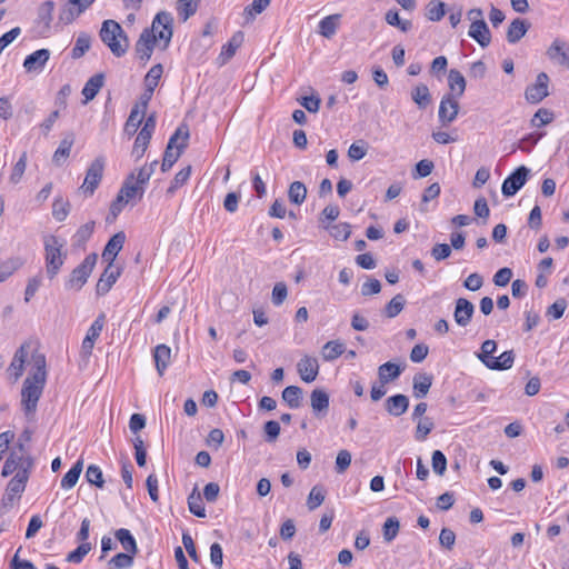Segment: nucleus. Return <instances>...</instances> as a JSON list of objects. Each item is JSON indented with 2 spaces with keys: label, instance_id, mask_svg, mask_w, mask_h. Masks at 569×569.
Here are the masks:
<instances>
[{
  "label": "nucleus",
  "instance_id": "59",
  "mask_svg": "<svg viewBox=\"0 0 569 569\" xmlns=\"http://www.w3.org/2000/svg\"><path fill=\"white\" fill-rule=\"evenodd\" d=\"M191 174V166H188L183 169H181L179 172L176 173L173 180L171 181L170 187L168 188V193L176 192L177 189L182 187L190 178Z\"/></svg>",
  "mask_w": 569,
  "mask_h": 569
},
{
  "label": "nucleus",
  "instance_id": "33",
  "mask_svg": "<svg viewBox=\"0 0 569 569\" xmlns=\"http://www.w3.org/2000/svg\"><path fill=\"white\" fill-rule=\"evenodd\" d=\"M339 21L340 14H331L323 18L319 22V33L327 39L332 38L337 32Z\"/></svg>",
  "mask_w": 569,
  "mask_h": 569
},
{
  "label": "nucleus",
  "instance_id": "64",
  "mask_svg": "<svg viewBox=\"0 0 569 569\" xmlns=\"http://www.w3.org/2000/svg\"><path fill=\"white\" fill-rule=\"evenodd\" d=\"M280 423L276 420L267 421L263 426L264 439L267 442H274L280 435Z\"/></svg>",
  "mask_w": 569,
  "mask_h": 569
},
{
  "label": "nucleus",
  "instance_id": "42",
  "mask_svg": "<svg viewBox=\"0 0 569 569\" xmlns=\"http://www.w3.org/2000/svg\"><path fill=\"white\" fill-rule=\"evenodd\" d=\"M188 508L191 513L199 518L206 517V509L203 506L202 497L197 491V488L192 490V492L188 497Z\"/></svg>",
  "mask_w": 569,
  "mask_h": 569
},
{
  "label": "nucleus",
  "instance_id": "39",
  "mask_svg": "<svg viewBox=\"0 0 569 569\" xmlns=\"http://www.w3.org/2000/svg\"><path fill=\"white\" fill-rule=\"evenodd\" d=\"M114 536L127 552L131 555H136L138 552L136 539L128 529H118Z\"/></svg>",
  "mask_w": 569,
  "mask_h": 569
},
{
  "label": "nucleus",
  "instance_id": "9",
  "mask_svg": "<svg viewBox=\"0 0 569 569\" xmlns=\"http://www.w3.org/2000/svg\"><path fill=\"white\" fill-rule=\"evenodd\" d=\"M548 59L557 66L569 70V43L556 38L546 51Z\"/></svg>",
  "mask_w": 569,
  "mask_h": 569
},
{
  "label": "nucleus",
  "instance_id": "51",
  "mask_svg": "<svg viewBox=\"0 0 569 569\" xmlns=\"http://www.w3.org/2000/svg\"><path fill=\"white\" fill-rule=\"evenodd\" d=\"M27 152H22L19 160L16 162V164L12 168L11 174L9 177V181L12 184H18L24 174L26 168H27Z\"/></svg>",
  "mask_w": 569,
  "mask_h": 569
},
{
  "label": "nucleus",
  "instance_id": "30",
  "mask_svg": "<svg viewBox=\"0 0 569 569\" xmlns=\"http://www.w3.org/2000/svg\"><path fill=\"white\" fill-rule=\"evenodd\" d=\"M73 143L74 134L72 132H67L63 139L60 141L58 149L53 153V162L60 164L66 158H68Z\"/></svg>",
  "mask_w": 569,
  "mask_h": 569
},
{
  "label": "nucleus",
  "instance_id": "15",
  "mask_svg": "<svg viewBox=\"0 0 569 569\" xmlns=\"http://www.w3.org/2000/svg\"><path fill=\"white\" fill-rule=\"evenodd\" d=\"M475 313V306L466 298H459L456 300L453 319L460 327H467Z\"/></svg>",
  "mask_w": 569,
  "mask_h": 569
},
{
  "label": "nucleus",
  "instance_id": "14",
  "mask_svg": "<svg viewBox=\"0 0 569 569\" xmlns=\"http://www.w3.org/2000/svg\"><path fill=\"white\" fill-rule=\"evenodd\" d=\"M120 274H121V269L119 267L114 266V263H108L107 268L104 269L100 279L97 282V286H96L97 293L99 296H103L107 292H109V290L111 289L113 283L117 281V279L120 277Z\"/></svg>",
  "mask_w": 569,
  "mask_h": 569
},
{
  "label": "nucleus",
  "instance_id": "13",
  "mask_svg": "<svg viewBox=\"0 0 569 569\" xmlns=\"http://www.w3.org/2000/svg\"><path fill=\"white\" fill-rule=\"evenodd\" d=\"M156 42L157 36L152 34V31H142L140 33L134 49L137 57L144 63L151 58Z\"/></svg>",
  "mask_w": 569,
  "mask_h": 569
},
{
  "label": "nucleus",
  "instance_id": "48",
  "mask_svg": "<svg viewBox=\"0 0 569 569\" xmlns=\"http://www.w3.org/2000/svg\"><path fill=\"white\" fill-rule=\"evenodd\" d=\"M446 14L445 3L440 0H431L426 8V17L430 21H440Z\"/></svg>",
  "mask_w": 569,
  "mask_h": 569
},
{
  "label": "nucleus",
  "instance_id": "29",
  "mask_svg": "<svg viewBox=\"0 0 569 569\" xmlns=\"http://www.w3.org/2000/svg\"><path fill=\"white\" fill-rule=\"evenodd\" d=\"M530 24L520 18L512 20L507 30V40L509 43H517L527 33Z\"/></svg>",
  "mask_w": 569,
  "mask_h": 569
},
{
  "label": "nucleus",
  "instance_id": "41",
  "mask_svg": "<svg viewBox=\"0 0 569 569\" xmlns=\"http://www.w3.org/2000/svg\"><path fill=\"white\" fill-rule=\"evenodd\" d=\"M515 353L512 350L502 352L499 357H493L488 369L490 370H507L513 366Z\"/></svg>",
  "mask_w": 569,
  "mask_h": 569
},
{
  "label": "nucleus",
  "instance_id": "60",
  "mask_svg": "<svg viewBox=\"0 0 569 569\" xmlns=\"http://www.w3.org/2000/svg\"><path fill=\"white\" fill-rule=\"evenodd\" d=\"M133 556L134 555H131L129 552H120V553H117L116 556H113L110 561H109V566H111L113 569H124V568H129L132 566L133 563Z\"/></svg>",
  "mask_w": 569,
  "mask_h": 569
},
{
  "label": "nucleus",
  "instance_id": "24",
  "mask_svg": "<svg viewBox=\"0 0 569 569\" xmlns=\"http://www.w3.org/2000/svg\"><path fill=\"white\" fill-rule=\"evenodd\" d=\"M409 407V399L407 396L398 393L389 397L385 402L387 412L393 417H400Z\"/></svg>",
  "mask_w": 569,
  "mask_h": 569
},
{
  "label": "nucleus",
  "instance_id": "19",
  "mask_svg": "<svg viewBox=\"0 0 569 569\" xmlns=\"http://www.w3.org/2000/svg\"><path fill=\"white\" fill-rule=\"evenodd\" d=\"M50 58L48 49H39L27 56L23 61V68L27 72H40Z\"/></svg>",
  "mask_w": 569,
  "mask_h": 569
},
{
  "label": "nucleus",
  "instance_id": "22",
  "mask_svg": "<svg viewBox=\"0 0 569 569\" xmlns=\"http://www.w3.org/2000/svg\"><path fill=\"white\" fill-rule=\"evenodd\" d=\"M144 192L143 187L139 186L134 181V172L130 173L127 179L124 180L118 196L121 197L126 202H129L130 200L138 197L139 199L142 198Z\"/></svg>",
  "mask_w": 569,
  "mask_h": 569
},
{
  "label": "nucleus",
  "instance_id": "37",
  "mask_svg": "<svg viewBox=\"0 0 569 569\" xmlns=\"http://www.w3.org/2000/svg\"><path fill=\"white\" fill-rule=\"evenodd\" d=\"M54 10V2L52 0H47L42 2L38 9V24H42L44 30L50 28L52 21V13Z\"/></svg>",
  "mask_w": 569,
  "mask_h": 569
},
{
  "label": "nucleus",
  "instance_id": "26",
  "mask_svg": "<svg viewBox=\"0 0 569 569\" xmlns=\"http://www.w3.org/2000/svg\"><path fill=\"white\" fill-rule=\"evenodd\" d=\"M104 84V76L103 73H96L86 82L82 94L84 97L83 104H87L89 101L93 100L98 92Z\"/></svg>",
  "mask_w": 569,
  "mask_h": 569
},
{
  "label": "nucleus",
  "instance_id": "44",
  "mask_svg": "<svg viewBox=\"0 0 569 569\" xmlns=\"http://www.w3.org/2000/svg\"><path fill=\"white\" fill-rule=\"evenodd\" d=\"M411 98L421 109H425L431 101L429 89L423 83H420L415 87V89L411 92Z\"/></svg>",
  "mask_w": 569,
  "mask_h": 569
},
{
  "label": "nucleus",
  "instance_id": "5",
  "mask_svg": "<svg viewBox=\"0 0 569 569\" xmlns=\"http://www.w3.org/2000/svg\"><path fill=\"white\" fill-rule=\"evenodd\" d=\"M98 260L97 253L88 254L84 260L76 267L66 282L67 289L80 290L87 282Z\"/></svg>",
  "mask_w": 569,
  "mask_h": 569
},
{
  "label": "nucleus",
  "instance_id": "2",
  "mask_svg": "<svg viewBox=\"0 0 569 569\" xmlns=\"http://www.w3.org/2000/svg\"><path fill=\"white\" fill-rule=\"evenodd\" d=\"M101 41L110 49L113 56L120 58L129 49L128 37L122 27L114 20H104L100 32Z\"/></svg>",
  "mask_w": 569,
  "mask_h": 569
},
{
  "label": "nucleus",
  "instance_id": "61",
  "mask_svg": "<svg viewBox=\"0 0 569 569\" xmlns=\"http://www.w3.org/2000/svg\"><path fill=\"white\" fill-rule=\"evenodd\" d=\"M553 120V112L541 108L539 109L531 119V126L532 127H541L550 123Z\"/></svg>",
  "mask_w": 569,
  "mask_h": 569
},
{
  "label": "nucleus",
  "instance_id": "55",
  "mask_svg": "<svg viewBox=\"0 0 569 569\" xmlns=\"http://www.w3.org/2000/svg\"><path fill=\"white\" fill-rule=\"evenodd\" d=\"M96 222L89 221L82 224L73 236L77 246H83L92 236Z\"/></svg>",
  "mask_w": 569,
  "mask_h": 569
},
{
  "label": "nucleus",
  "instance_id": "31",
  "mask_svg": "<svg viewBox=\"0 0 569 569\" xmlns=\"http://www.w3.org/2000/svg\"><path fill=\"white\" fill-rule=\"evenodd\" d=\"M448 84L455 98L462 97L466 90V79L462 73L456 69H451L448 74Z\"/></svg>",
  "mask_w": 569,
  "mask_h": 569
},
{
  "label": "nucleus",
  "instance_id": "11",
  "mask_svg": "<svg viewBox=\"0 0 569 569\" xmlns=\"http://www.w3.org/2000/svg\"><path fill=\"white\" fill-rule=\"evenodd\" d=\"M30 343H22L13 355L12 361L7 369L8 376L13 382H17L24 371V363L29 355Z\"/></svg>",
  "mask_w": 569,
  "mask_h": 569
},
{
  "label": "nucleus",
  "instance_id": "50",
  "mask_svg": "<svg viewBox=\"0 0 569 569\" xmlns=\"http://www.w3.org/2000/svg\"><path fill=\"white\" fill-rule=\"evenodd\" d=\"M385 19L388 24L400 29L402 32H408L412 28V22L410 20H401L397 10H389Z\"/></svg>",
  "mask_w": 569,
  "mask_h": 569
},
{
  "label": "nucleus",
  "instance_id": "57",
  "mask_svg": "<svg viewBox=\"0 0 569 569\" xmlns=\"http://www.w3.org/2000/svg\"><path fill=\"white\" fill-rule=\"evenodd\" d=\"M91 38L87 33H81L76 40V44L72 49V58H81L90 48Z\"/></svg>",
  "mask_w": 569,
  "mask_h": 569
},
{
  "label": "nucleus",
  "instance_id": "8",
  "mask_svg": "<svg viewBox=\"0 0 569 569\" xmlns=\"http://www.w3.org/2000/svg\"><path fill=\"white\" fill-rule=\"evenodd\" d=\"M530 170L526 166L518 167L509 174L501 186V192L505 197L515 196L527 182Z\"/></svg>",
  "mask_w": 569,
  "mask_h": 569
},
{
  "label": "nucleus",
  "instance_id": "34",
  "mask_svg": "<svg viewBox=\"0 0 569 569\" xmlns=\"http://www.w3.org/2000/svg\"><path fill=\"white\" fill-rule=\"evenodd\" d=\"M23 266V260L20 257H11L0 262V282H4L17 270Z\"/></svg>",
  "mask_w": 569,
  "mask_h": 569
},
{
  "label": "nucleus",
  "instance_id": "12",
  "mask_svg": "<svg viewBox=\"0 0 569 569\" xmlns=\"http://www.w3.org/2000/svg\"><path fill=\"white\" fill-rule=\"evenodd\" d=\"M459 102L452 93L442 97L439 106L438 117L442 124L451 123L458 116Z\"/></svg>",
  "mask_w": 569,
  "mask_h": 569
},
{
  "label": "nucleus",
  "instance_id": "25",
  "mask_svg": "<svg viewBox=\"0 0 569 569\" xmlns=\"http://www.w3.org/2000/svg\"><path fill=\"white\" fill-rule=\"evenodd\" d=\"M401 372L402 368L399 365L391 361L385 362L378 368L379 383L388 385L398 379Z\"/></svg>",
  "mask_w": 569,
  "mask_h": 569
},
{
  "label": "nucleus",
  "instance_id": "28",
  "mask_svg": "<svg viewBox=\"0 0 569 569\" xmlns=\"http://www.w3.org/2000/svg\"><path fill=\"white\" fill-rule=\"evenodd\" d=\"M153 359L159 376H162L170 363L171 349L167 345H158L153 351Z\"/></svg>",
  "mask_w": 569,
  "mask_h": 569
},
{
  "label": "nucleus",
  "instance_id": "17",
  "mask_svg": "<svg viewBox=\"0 0 569 569\" xmlns=\"http://www.w3.org/2000/svg\"><path fill=\"white\" fill-rule=\"evenodd\" d=\"M298 373L302 381L312 382L319 373V363L316 358L305 356L297 365Z\"/></svg>",
  "mask_w": 569,
  "mask_h": 569
},
{
  "label": "nucleus",
  "instance_id": "38",
  "mask_svg": "<svg viewBox=\"0 0 569 569\" xmlns=\"http://www.w3.org/2000/svg\"><path fill=\"white\" fill-rule=\"evenodd\" d=\"M184 149L186 143L177 146V150L171 148V146H167L161 163V170L166 172L169 169H171V167L177 162V160L180 158Z\"/></svg>",
  "mask_w": 569,
  "mask_h": 569
},
{
  "label": "nucleus",
  "instance_id": "7",
  "mask_svg": "<svg viewBox=\"0 0 569 569\" xmlns=\"http://www.w3.org/2000/svg\"><path fill=\"white\" fill-rule=\"evenodd\" d=\"M104 170V158L98 157L96 158L91 164L89 166L84 181L82 186L80 187V190L87 194L92 196L98 188L99 183L101 182L102 176Z\"/></svg>",
  "mask_w": 569,
  "mask_h": 569
},
{
  "label": "nucleus",
  "instance_id": "10",
  "mask_svg": "<svg viewBox=\"0 0 569 569\" xmlns=\"http://www.w3.org/2000/svg\"><path fill=\"white\" fill-rule=\"evenodd\" d=\"M549 77L546 72H540L537 76L536 82L527 87L525 97L530 103H539L548 94Z\"/></svg>",
  "mask_w": 569,
  "mask_h": 569
},
{
  "label": "nucleus",
  "instance_id": "43",
  "mask_svg": "<svg viewBox=\"0 0 569 569\" xmlns=\"http://www.w3.org/2000/svg\"><path fill=\"white\" fill-rule=\"evenodd\" d=\"M83 462L82 460H78L71 469L63 476L61 480V487L63 489H71L78 482L80 473L82 471Z\"/></svg>",
  "mask_w": 569,
  "mask_h": 569
},
{
  "label": "nucleus",
  "instance_id": "35",
  "mask_svg": "<svg viewBox=\"0 0 569 569\" xmlns=\"http://www.w3.org/2000/svg\"><path fill=\"white\" fill-rule=\"evenodd\" d=\"M345 351H346V346L343 342H341L339 340H331V341H328L322 347L321 355H322L323 360L333 361L338 357H340Z\"/></svg>",
  "mask_w": 569,
  "mask_h": 569
},
{
  "label": "nucleus",
  "instance_id": "18",
  "mask_svg": "<svg viewBox=\"0 0 569 569\" xmlns=\"http://www.w3.org/2000/svg\"><path fill=\"white\" fill-rule=\"evenodd\" d=\"M126 242V233L123 231H119L113 234L107 242L103 251L102 259L108 263H114V260L118 253L122 250L123 244Z\"/></svg>",
  "mask_w": 569,
  "mask_h": 569
},
{
  "label": "nucleus",
  "instance_id": "49",
  "mask_svg": "<svg viewBox=\"0 0 569 569\" xmlns=\"http://www.w3.org/2000/svg\"><path fill=\"white\" fill-rule=\"evenodd\" d=\"M326 229L332 238L340 241H346L351 234V226L348 222L327 226Z\"/></svg>",
  "mask_w": 569,
  "mask_h": 569
},
{
  "label": "nucleus",
  "instance_id": "46",
  "mask_svg": "<svg viewBox=\"0 0 569 569\" xmlns=\"http://www.w3.org/2000/svg\"><path fill=\"white\" fill-rule=\"evenodd\" d=\"M289 200L295 204H301L307 197V188L301 181H295L288 190Z\"/></svg>",
  "mask_w": 569,
  "mask_h": 569
},
{
  "label": "nucleus",
  "instance_id": "1",
  "mask_svg": "<svg viewBox=\"0 0 569 569\" xmlns=\"http://www.w3.org/2000/svg\"><path fill=\"white\" fill-rule=\"evenodd\" d=\"M33 371L27 377L21 390V406L26 416L37 411L38 401L47 381L46 357L40 352L31 356Z\"/></svg>",
  "mask_w": 569,
  "mask_h": 569
},
{
  "label": "nucleus",
  "instance_id": "40",
  "mask_svg": "<svg viewBox=\"0 0 569 569\" xmlns=\"http://www.w3.org/2000/svg\"><path fill=\"white\" fill-rule=\"evenodd\" d=\"M200 0H178L177 11L182 22H186L197 12Z\"/></svg>",
  "mask_w": 569,
  "mask_h": 569
},
{
  "label": "nucleus",
  "instance_id": "3",
  "mask_svg": "<svg viewBox=\"0 0 569 569\" xmlns=\"http://www.w3.org/2000/svg\"><path fill=\"white\" fill-rule=\"evenodd\" d=\"M64 242L56 236H48L44 239L46 271L50 279H53L64 263L66 253H62Z\"/></svg>",
  "mask_w": 569,
  "mask_h": 569
},
{
  "label": "nucleus",
  "instance_id": "23",
  "mask_svg": "<svg viewBox=\"0 0 569 569\" xmlns=\"http://www.w3.org/2000/svg\"><path fill=\"white\" fill-rule=\"evenodd\" d=\"M310 405L312 411L318 417L327 415L329 409V395L323 389H315L310 395Z\"/></svg>",
  "mask_w": 569,
  "mask_h": 569
},
{
  "label": "nucleus",
  "instance_id": "52",
  "mask_svg": "<svg viewBox=\"0 0 569 569\" xmlns=\"http://www.w3.org/2000/svg\"><path fill=\"white\" fill-rule=\"evenodd\" d=\"M406 299L402 295H396L386 306L385 315L387 318L397 317L403 309Z\"/></svg>",
  "mask_w": 569,
  "mask_h": 569
},
{
  "label": "nucleus",
  "instance_id": "16",
  "mask_svg": "<svg viewBox=\"0 0 569 569\" xmlns=\"http://www.w3.org/2000/svg\"><path fill=\"white\" fill-rule=\"evenodd\" d=\"M30 462V470L33 467V460L30 456H18L16 451H12L9 457L7 458L1 476L8 477L12 475L14 471L23 470L26 469L27 463Z\"/></svg>",
  "mask_w": 569,
  "mask_h": 569
},
{
  "label": "nucleus",
  "instance_id": "32",
  "mask_svg": "<svg viewBox=\"0 0 569 569\" xmlns=\"http://www.w3.org/2000/svg\"><path fill=\"white\" fill-rule=\"evenodd\" d=\"M144 114L146 113L142 111V109L139 108V106H134L131 109L130 114L124 124V132L128 136H133L138 131L140 124L143 121Z\"/></svg>",
  "mask_w": 569,
  "mask_h": 569
},
{
  "label": "nucleus",
  "instance_id": "20",
  "mask_svg": "<svg viewBox=\"0 0 569 569\" xmlns=\"http://www.w3.org/2000/svg\"><path fill=\"white\" fill-rule=\"evenodd\" d=\"M468 36L472 38L481 48H487L491 42V32L486 21L471 22Z\"/></svg>",
  "mask_w": 569,
  "mask_h": 569
},
{
  "label": "nucleus",
  "instance_id": "6",
  "mask_svg": "<svg viewBox=\"0 0 569 569\" xmlns=\"http://www.w3.org/2000/svg\"><path fill=\"white\" fill-rule=\"evenodd\" d=\"M172 23L173 18L171 13L161 11L154 17L151 28H146L143 31H152V34L157 36V40L163 41V49H166L173 36Z\"/></svg>",
  "mask_w": 569,
  "mask_h": 569
},
{
  "label": "nucleus",
  "instance_id": "4",
  "mask_svg": "<svg viewBox=\"0 0 569 569\" xmlns=\"http://www.w3.org/2000/svg\"><path fill=\"white\" fill-rule=\"evenodd\" d=\"M30 476V462L27 463L26 469L19 470L14 477L8 482L6 492L2 496L1 505L3 508H12L21 498L26 490V486Z\"/></svg>",
  "mask_w": 569,
  "mask_h": 569
},
{
  "label": "nucleus",
  "instance_id": "27",
  "mask_svg": "<svg viewBox=\"0 0 569 569\" xmlns=\"http://www.w3.org/2000/svg\"><path fill=\"white\" fill-rule=\"evenodd\" d=\"M431 386H432V376L431 375H428L425 372L416 373L413 377V385H412L413 396L417 399H421V398L426 397L427 393L429 392Z\"/></svg>",
  "mask_w": 569,
  "mask_h": 569
},
{
  "label": "nucleus",
  "instance_id": "36",
  "mask_svg": "<svg viewBox=\"0 0 569 569\" xmlns=\"http://www.w3.org/2000/svg\"><path fill=\"white\" fill-rule=\"evenodd\" d=\"M282 400L291 408L297 409L301 406L302 389L298 386L286 387L282 391Z\"/></svg>",
  "mask_w": 569,
  "mask_h": 569
},
{
  "label": "nucleus",
  "instance_id": "45",
  "mask_svg": "<svg viewBox=\"0 0 569 569\" xmlns=\"http://www.w3.org/2000/svg\"><path fill=\"white\" fill-rule=\"evenodd\" d=\"M496 350L497 342L495 340L488 339L482 342L481 351L477 355V357L487 368H489L491 361L493 360V353Z\"/></svg>",
  "mask_w": 569,
  "mask_h": 569
},
{
  "label": "nucleus",
  "instance_id": "62",
  "mask_svg": "<svg viewBox=\"0 0 569 569\" xmlns=\"http://www.w3.org/2000/svg\"><path fill=\"white\" fill-rule=\"evenodd\" d=\"M86 478H87L89 483L94 485L98 488H102L103 487L104 480H103V477H102V471H101V469L98 466L90 465L87 468Z\"/></svg>",
  "mask_w": 569,
  "mask_h": 569
},
{
  "label": "nucleus",
  "instance_id": "56",
  "mask_svg": "<svg viewBox=\"0 0 569 569\" xmlns=\"http://www.w3.org/2000/svg\"><path fill=\"white\" fill-rule=\"evenodd\" d=\"M188 139H189V129L187 126L182 124L179 126L174 133L170 137L168 144L171 146V148L177 150V146L184 144L188 146Z\"/></svg>",
  "mask_w": 569,
  "mask_h": 569
},
{
  "label": "nucleus",
  "instance_id": "21",
  "mask_svg": "<svg viewBox=\"0 0 569 569\" xmlns=\"http://www.w3.org/2000/svg\"><path fill=\"white\" fill-rule=\"evenodd\" d=\"M243 40V32L237 31L228 43L222 47L221 52L217 58L218 64L224 66L236 54V51L241 47Z\"/></svg>",
  "mask_w": 569,
  "mask_h": 569
},
{
  "label": "nucleus",
  "instance_id": "54",
  "mask_svg": "<svg viewBox=\"0 0 569 569\" xmlns=\"http://www.w3.org/2000/svg\"><path fill=\"white\" fill-rule=\"evenodd\" d=\"M326 498V490L323 487L315 486L308 496L307 499V506L310 510L317 509L319 506L322 505Z\"/></svg>",
  "mask_w": 569,
  "mask_h": 569
},
{
  "label": "nucleus",
  "instance_id": "58",
  "mask_svg": "<svg viewBox=\"0 0 569 569\" xmlns=\"http://www.w3.org/2000/svg\"><path fill=\"white\" fill-rule=\"evenodd\" d=\"M163 73V67L162 64L158 63L151 67V69L148 71V73L144 77V87L150 89H156L159 80Z\"/></svg>",
  "mask_w": 569,
  "mask_h": 569
},
{
  "label": "nucleus",
  "instance_id": "63",
  "mask_svg": "<svg viewBox=\"0 0 569 569\" xmlns=\"http://www.w3.org/2000/svg\"><path fill=\"white\" fill-rule=\"evenodd\" d=\"M399 521L397 518L391 517L388 518L383 525V538L386 541L390 542L392 541L399 531Z\"/></svg>",
  "mask_w": 569,
  "mask_h": 569
},
{
  "label": "nucleus",
  "instance_id": "47",
  "mask_svg": "<svg viewBox=\"0 0 569 569\" xmlns=\"http://www.w3.org/2000/svg\"><path fill=\"white\" fill-rule=\"evenodd\" d=\"M70 211V202L62 197H57L52 203V216L61 222L64 221Z\"/></svg>",
  "mask_w": 569,
  "mask_h": 569
},
{
  "label": "nucleus",
  "instance_id": "53",
  "mask_svg": "<svg viewBox=\"0 0 569 569\" xmlns=\"http://www.w3.org/2000/svg\"><path fill=\"white\" fill-rule=\"evenodd\" d=\"M151 137L152 136L139 131V133L136 138L134 144H133V148H132V156L137 160L143 157V154L149 146V142L151 140Z\"/></svg>",
  "mask_w": 569,
  "mask_h": 569
}]
</instances>
